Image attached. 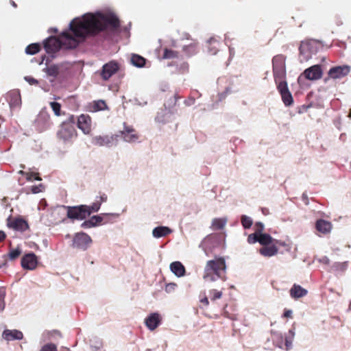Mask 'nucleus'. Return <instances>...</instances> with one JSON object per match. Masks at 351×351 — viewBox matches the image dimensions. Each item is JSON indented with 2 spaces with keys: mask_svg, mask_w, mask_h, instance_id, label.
Segmentation results:
<instances>
[{
  "mask_svg": "<svg viewBox=\"0 0 351 351\" xmlns=\"http://www.w3.org/2000/svg\"><path fill=\"white\" fill-rule=\"evenodd\" d=\"M108 26L117 29L120 26L119 19L114 15L99 12L85 14L71 22L70 29L73 35L63 32L60 38L50 36L45 40L44 48L47 53H56L63 46L69 49L75 48L80 40L99 34Z\"/></svg>",
  "mask_w": 351,
  "mask_h": 351,
  "instance_id": "obj_1",
  "label": "nucleus"
},
{
  "mask_svg": "<svg viewBox=\"0 0 351 351\" xmlns=\"http://www.w3.org/2000/svg\"><path fill=\"white\" fill-rule=\"evenodd\" d=\"M226 261L223 257H217L206 262L203 278L208 282H213L217 279L225 280L226 278Z\"/></svg>",
  "mask_w": 351,
  "mask_h": 351,
  "instance_id": "obj_2",
  "label": "nucleus"
},
{
  "mask_svg": "<svg viewBox=\"0 0 351 351\" xmlns=\"http://www.w3.org/2000/svg\"><path fill=\"white\" fill-rule=\"evenodd\" d=\"M272 71L276 84L287 82L285 56L278 54L273 57Z\"/></svg>",
  "mask_w": 351,
  "mask_h": 351,
  "instance_id": "obj_3",
  "label": "nucleus"
},
{
  "mask_svg": "<svg viewBox=\"0 0 351 351\" xmlns=\"http://www.w3.org/2000/svg\"><path fill=\"white\" fill-rule=\"evenodd\" d=\"M320 43L316 40L311 39L302 41L299 47L300 56L302 58V60H308L312 54L317 53Z\"/></svg>",
  "mask_w": 351,
  "mask_h": 351,
  "instance_id": "obj_4",
  "label": "nucleus"
},
{
  "mask_svg": "<svg viewBox=\"0 0 351 351\" xmlns=\"http://www.w3.org/2000/svg\"><path fill=\"white\" fill-rule=\"evenodd\" d=\"M77 136V133L75 126L68 123H62L57 132L58 138L64 143L71 142L73 138H76Z\"/></svg>",
  "mask_w": 351,
  "mask_h": 351,
  "instance_id": "obj_5",
  "label": "nucleus"
},
{
  "mask_svg": "<svg viewBox=\"0 0 351 351\" xmlns=\"http://www.w3.org/2000/svg\"><path fill=\"white\" fill-rule=\"evenodd\" d=\"M66 215L71 219L83 220L90 215L87 205H80L76 206H67Z\"/></svg>",
  "mask_w": 351,
  "mask_h": 351,
  "instance_id": "obj_6",
  "label": "nucleus"
},
{
  "mask_svg": "<svg viewBox=\"0 0 351 351\" xmlns=\"http://www.w3.org/2000/svg\"><path fill=\"white\" fill-rule=\"evenodd\" d=\"M121 69V64L116 60H111L102 66L100 76L104 81H108L117 74Z\"/></svg>",
  "mask_w": 351,
  "mask_h": 351,
  "instance_id": "obj_7",
  "label": "nucleus"
},
{
  "mask_svg": "<svg viewBox=\"0 0 351 351\" xmlns=\"http://www.w3.org/2000/svg\"><path fill=\"white\" fill-rule=\"evenodd\" d=\"M91 243L90 237L85 232L76 233L73 237V245L74 247L86 250Z\"/></svg>",
  "mask_w": 351,
  "mask_h": 351,
  "instance_id": "obj_8",
  "label": "nucleus"
},
{
  "mask_svg": "<svg viewBox=\"0 0 351 351\" xmlns=\"http://www.w3.org/2000/svg\"><path fill=\"white\" fill-rule=\"evenodd\" d=\"M120 136L123 141L128 143L136 141L139 135L136 130L131 125H128L126 123H123V130L119 131Z\"/></svg>",
  "mask_w": 351,
  "mask_h": 351,
  "instance_id": "obj_9",
  "label": "nucleus"
},
{
  "mask_svg": "<svg viewBox=\"0 0 351 351\" xmlns=\"http://www.w3.org/2000/svg\"><path fill=\"white\" fill-rule=\"evenodd\" d=\"M277 89L280 93L282 100L286 106H290L293 103V99L289 90L287 82H282L276 84Z\"/></svg>",
  "mask_w": 351,
  "mask_h": 351,
  "instance_id": "obj_10",
  "label": "nucleus"
},
{
  "mask_svg": "<svg viewBox=\"0 0 351 351\" xmlns=\"http://www.w3.org/2000/svg\"><path fill=\"white\" fill-rule=\"evenodd\" d=\"M21 264L25 269L34 270L38 265V258L32 252L26 254L22 257Z\"/></svg>",
  "mask_w": 351,
  "mask_h": 351,
  "instance_id": "obj_11",
  "label": "nucleus"
},
{
  "mask_svg": "<svg viewBox=\"0 0 351 351\" xmlns=\"http://www.w3.org/2000/svg\"><path fill=\"white\" fill-rule=\"evenodd\" d=\"M350 67L347 65L337 66L332 67L328 73L330 78L336 80L342 78L349 74Z\"/></svg>",
  "mask_w": 351,
  "mask_h": 351,
  "instance_id": "obj_12",
  "label": "nucleus"
},
{
  "mask_svg": "<svg viewBox=\"0 0 351 351\" xmlns=\"http://www.w3.org/2000/svg\"><path fill=\"white\" fill-rule=\"evenodd\" d=\"M302 74L307 80H317L322 78L323 71L319 64H315L305 69Z\"/></svg>",
  "mask_w": 351,
  "mask_h": 351,
  "instance_id": "obj_13",
  "label": "nucleus"
},
{
  "mask_svg": "<svg viewBox=\"0 0 351 351\" xmlns=\"http://www.w3.org/2000/svg\"><path fill=\"white\" fill-rule=\"evenodd\" d=\"M7 225L10 228L20 232H24L29 228L27 222L21 218L12 219L9 217L7 220Z\"/></svg>",
  "mask_w": 351,
  "mask_h": 351,
  "instance_id": "obj_14",
  "label": "nucleus"
},
{
  "mask_svg": "<svg viewBox=\"0 0 351 351\" xmlns=\"http://www.w3.org/2000/svg\"><path fill=\"white\" fill-rule=\"evenodd\" d=\"M162 322V315L158 313H152L145 319V324L151 330H154Z\"/></svg>",
  "mask_w": 351,
  "mask_h": 351,
  "instance_id": "obj_15",
  "label": "nucleus"
},
{
  "mask_svg": "<svg viewBox=\"0 0 351 351\" xmlns=\"http://www.w3.org/2000/svg\"><path fill=\"white\" fill-rule=\"evenodd\" d=\"M92 120L88 114H81L77 119V127L84 134H89L91 132Z\"/></svg>",
  "mask_w": 351,
  "mask_h": 351,
  "instance_id": "obj_16",
  "label": "nucleus"
},
{
  "mask_svg": "<svg viewBox=\"0 0 351 351\" xmlns=\"http://www.w3.org/2000/svg\"><path fill=\"white\" fill-rule=\"evenodd\" d=\"M118 136V134L112 136H95L92 138L91 143L96 146H108L114 140H117Z\"/></svg>",
  "mask_w": 351,
  "mask_h": 351,
  "instance_id": "obj_17",
  "label": "nucleus"
},
{
  "mask_svg": "<svg viewBox=\"0 0 351 351\" xmlns=\"http://www.w3.org/2000/svg\"><path fill=\"white\" fill-rule=\"evenodd\" d=\"M6 99L11 108L18 107L21 104V95L18 90H12L8 92Z\"/></svg>",
  "mask_w": 351,
  "mask_h": 351,
  "instance_id": "obj_18",
  "label": "nucleus"
},
{
  "mask_svg": "<svg viewBox=\"0 0 351 351\" xmlns=\"http://www.w3.org/2000/svg\"><path fill=\"white\" fill-rule=\"evenodd\" d=\"M3 338L8 341L21 340L23 337L21 331L18 330H5L2 334Z\"/></svg>",
  "mask_w": 351,
  "mask_h": 351,
  "instance_id": "obj_19",
  "label": "nucleus"
},
{
  "mask_svg": "<svg viewBox=\"0 0 351 351\" xmlns=\"http://www.w3.org/2000/svg\"><path fill=\"white\" fill-rule=\"evenodd\" d=\"M315 228L322 234H328L332 229V223L324 219H318L315 223Z\"/></svg>",
  "mask_w": 351,
  "mask_h": 351,
  "instance_id": "obj_20",
  "label": "nucleus"
},
{
  "mask_svg": "<svg viewBox=\"0 0 351 351\" xmlns=\"http://www.w3.org/2000/svg\"><path fill=\"white\" fill-rule=\"evenodd\" d=\"M278 252V248L273 243L269 245H265L259 250V253L265 257H271L276 255Z\"/></svg>",
  "mask_w": 351,
  "mask_h": 351,
  "instance_id": "obj_21",
  "label": "nucleus"
},
{
  "mask_svg": "<svg viewBox=\"0 0 351 351\" xmlns=\"http://www.w3.org/2000/svg\"><path fill=\"white\" fill-rule=\"evenodd\" d=\"M170 269L178 277H182L185 275V267L179 261H175L171 263L170 265Z\"/></svg>",
  "mask_w": 351,
  "mask_h": 351,
  "instance_id": "obj_22",
  "label": "nucleus"
},
{
  "mask_svg": "<svg viewBox=\"0 0 351 351\" xmlns=\"http://www.w3.org/2000/svg\"><path fill=\"white\" fill-rule=\"evenodd\" d=\"M172 230L167 226H158L154 228L152 234L155 238H160L171 234Z\"/></svg>",
  "mask_w": 351,
  "mask_h": 351,
  "instance_id": "obj_23",
  "label": "nucleus"
},
{
  "mask_svg": "<svg viewBox=\"0 0 351 351\" xmlns=\"http://www.w3.org/2000/svg\"><path fill=\"white\" fill-rule=\"evenodd\" d=\"M307 294V291L301 286L294 285L290 289V295L293 298H299Z\"/></svg>",
  "mask_w": 351,
  "mask_h": 351,
  "instance_id": "obj_24",
  "label": "nucleus"
},
{
  "mask_svg": "<svg viewBox=\"0 0 351 351\" xmlns=\"http://www.w3.org/2000/svg\"><path fill=\"white\" fill-rule=\"evenodd\" d=\"M227 223L226 218H215L212 221L211 228L214 230H219L223 229Z\"/></svg>",
  "mask_w": 351,
  "mask_h": 351,
  "instance_id": "obj_25",
  "label": "nucleus"
},
{
  "mask_svg": "<svg viewBox=\"0 0 351 351\" xmlns=\"http://www.w3.org/2000/svg\"><path fill=\"white\" fill-rule=\"evenodd\" d=\"M182 49L187 56H192L197 53V43H193L188 45H184Z\"/></svg>",
  "mask_w": 351,
  "mask_h": 351,
  "instance_id": "obj_26",
  "label": "nucleus"
},
{
  "mask_svg": "<svg viewBox=\"0 0 351 351\" xmlns=\"http://www.w3.org/2000/svg\"><path fill=\"white\" fill-rule=\"evenodd\" d=\"M295 335V327L289 330L288 335L285 337L286 350H289L292 348V343Z\"/></svg>",
  "mask_w": 351,
  "mask_h": 351,
  "instance_id": "obj_27",
  "label": "nucleus"
},
{
  "mask_svg": "<svg viewBox=\"0 0 351 351\" xmlns=\"http://www.w3.org/2000/svg\"><path fill=\"white\" fill-rule=\"evenodd\" d=\"M132 64L137 67H143L145 66L146 60L141 56L133 54L131 57Z\"/></svg>",
  "mask_w": 351,
  "mask_h": 351,
  "instance_id": "obj_28",
  "label": "nucleus"
},
{
  "mask_svg": "<svg viewBox=\"0 0 351 351\" xmlns=\"http://www.w3.org/2000/svg\"><path fill=\"white\" fill-rule=\"evenodd\" d=\"M60 68L58 65L52 64L47 66L43 69V71L47 73V75L56 77L59 74Z\"/></svg>",
  "mask_w": 351,
  "mask_h": 351,
  "instance_id": "obj_29",
  "label": "nucleus"
},
{
  "mask_svg": "<svg viewBox=\"0 0 351 351\" xmlns=\"http://www.w3.org/2000/svg\"><path fill=\"white\" fill-rule=\"evenodd\" d=\"M258 243L263 245H268L274 243V239L268 234H260Z\"/></svg>",
  "mask_w": 351,
  "mask_h": 351,
  "instance_id": "obj_30",
  "label": "nucleus"
},
{
  "mask_svg": "<svg viewBox=\"0 0 351 351\" xmlns=\"http://www.w3.org/2000/svg\"><path fill=\"white\" fill-rule=\"evenodd\" d=\"M90 108L92 111L97 112L106 109L107 108V105L104 100H97L94 101L90 104Z\"/></svg>",
  "mask_w": 351,
  "mask_h": 351,
  "instance_id": "obj_31",
  "label": "nucleus"
},
{
  "mask_svg": "<svg viewBox=\"0 0 351 351\" xmlns=\"http://www.w3.org/2000/svg\"><path fill=\"white\" fill-rule=\"evenodd\" d=\"M22 253L21 247L10 248L7 256L9 260L14 261L18 258Z\"/></svg>",
  "mask_w": 351,
  "mask_h": 351,
  "instance_id": "obj_32",
  "label": "nucleus"
},
{
  "mask_svg": "<svg viewBox=\"0 0 351 351\" xmlns=\"http://www.w3.org/2000/svg\"><path fill=\"white\" fill-rule=\"evenodd\" d=\"M40 50V45L38 43H32L29 45L26 49L25 52L27 54L34 55Z\"/></svg>",
  "mask_w": 351,
  "mask_h": 351,
  "instance_id": "obj_33",
  "label": "nucleus"
},
{
  "mask_svg": "<svg viewBox=\"0 0 351 351\" xmlns=\"http://www.w3.org/2000/svg\"><path fill=\"white\" fill-rule=\"evenodd\" d=\"M178 57V52L172 49L165 48L164 49L162 58L164 59H173Z\"/></svg>",
  "mask_w": 351,
  "mask_h": 351,
  "instance_id": "obj_34",
  "label": "nucleus"
},
{
  "mask_svg": "<svg viewBox=\"0 0 351 351\" xmlns=\"http://www.w3.org/2000/svg\"><path fill=\"white\" fill-rule=\"evenodd\" d=\"M241 224L243 226V227L245 228V229H248L250 228L252 223H253V221L252 219H251V217L247 216V215H242L241 217Z\"/></svg>",
  "mask_w": 351,
  "mask_h": 351,
  "instance_id": "obj_35",
  "label": "nucleus"
},
{
  "mask_svg": "<svg viewBox=\"0 0 351 351\" xmlns=\"http://www.w3.org/2000/svg\"><path fill=\"white\" fill-rule=\"evenodd\" d=\"M49 104H50V106L52 108L53 111L54 112V114L56 116H60L61 115V105H60V104L56 102V101H52V102H50Z\"/></svg>",
  "mask_w": 351,
  "mask_h": 351,
  "instance_id": "obj_36",
  "label": "nucleus"
},
{
  "mask_svg": "<svg viewBox=\"0 0 351 351\" xmlns=\"http://www.w3.org/2000/svg\"><path fill=\"white\" fill-rule=\"evenodd\" d=\"M222 292L216 289H212L209 291V298L211 300L215 301L221 298Z\"/></svg>",
  "mask_w": 351,
  "mask_h": 351,
  "instance_id": "obj_37",
  "label": "nucleus"
},
{
  "mask_svg": "<svg viewBox=\"0 0 351 351\" xmlns=\"http://www.w3.org/2000/svg\"><path fill=\"white\" fill-rule=\"evenodd\" d=\"M100 206H101V202H99L98 200H97L95 202L93 203V204L91 206H88V210L90 212V215L92 213L97 212L99 210Z\"/></svg>",
  "mask_w": 351,
  "mask_h": 351,
  "instance_id": "obj_38",
  "label": "nucleus"
},
{
  "mask_svg": "<svg viewBox=\"0 0 351 351\" xmlns=\"http://www.w3.org/2000/svg\"><path fill=\"white\" fill-rule=\"evenodd\" d=\"M40 351H58V350L55 344L47 343L41 348Z\"/></svg>",
  "mask_w": 351,
  "mask_h": 351,
  "instance_id": "obj_39",
  "label": "nucleus"
},
{
  "mask_svg": "<svg viewBox=\"0 0 351 351\" xmlns=\"http://www.w3.org/2000/svg\"><path fill=\"white\" fill-rule=\"evenodd\" d=\"M26 179L28 181H32L33 180H41L38 174L34 172H27V173H26Z\"/></svg>",
  "mask_w": 351,
  "mask_h": 351,
  "instance_id": "obj_40",
  "label": "nucleus"
},
{
  "mask_svg": "<svg viewBox=\"0 0 351 351\" xmlns=\"http://www.w3.org/2000/svg\"><path fill=\"white\" fill-rule=\"evenodd\" d=\"M259 239V234H256V232L254 234H250L247 237V242L250 244H253L256 242H258Z\"/></svg>",
  "mask_w": 351,
  "mask_h": 351,
  "instance_id": "obj_41",
  "label": "nucleus"
},
{
  "mask_svg": "<svg viewBox=\"0 0 351 351\" xmlns=\"http://www.w3.org/2000/svg\"><path fill=\"white\" fill-rule=\"evenodd\" d=\"M203 311L202 313L205 316L209 317L210 318H216L217 315L212 312L213 308H202Z\"/></svg>",
  "mask_w": 351,
  "mask_h": 351,
  "instance_id": "obj_42",
  "label": "nucleus"
},
{
  "mask_svg": "<svg viewBox=\"0 0 351 351\" xmlns=\"http://www.w3.org/2000/svg\"><path fill=\"white\" fill-rule=\"evenodd\" d=\"M93 227L100 224L103 221V217L100 215H94L90 218Z\"/></svg>",
  "mask_w": 351,
  "mask_h": 351,
  "instance_id": "obj_43",
  "label": "nucleus"
},
{
  "mask_svg": "<svg viewBox=\"0 0 351 351\" xmlns=\"http://www.w3.org/2000/svg\"><path fill=\"white\" fill-rule=\"evenodd\" d=\"M255 232L258 234H262L264 230V226L261 222H256L254 226Z\"/></svg>",
  "mask_w": 351,
  "mask_h": 351,
  "instance_id": "obj_44",
  "label": "nucleus"
},
{
  "mask_svg": "<svg viewBox=\"0 0 351 351\" xmlns=\"http://www.w3.org/2000/svg\"><path fill=\"white\" fill-rule=\"evenodd\" d=\"M177 287L176 283H169L165 286V291L167 293H172L175 291Z\"/></svg>",
  "mask_w": 351,
  "mask_h": 351,
  "instance_id": "obj_45",
  "label": "nucleus"
},
{
  "mask_svg": "<svg viewBox=\"0 0 351 351\" xmlns=\"http://www.w3.org/2000/svg\"><path fill=\"white\" fill-rule=\"evenodd\" d=\"M5 296V291L3 288H0V307L5 306L4 298Z\"/></svg>",
  "mask_w": 351,
  "mask_h": 351,
  "instance_id": "obj_46",
  "label": "nucleus"
},
{
  "mask_svg": "<svg viewBox=\"0 0 351 351\" xmlns=\"http://www.w3.org/2000/svg\"><path fill=\"white\" fill-rule=\"evenodd\" d=\"M81 227L83 228H90L93 227V223H92V221L90 219L89 220H86V221H84L81 224Z\"/></svg>",
  "mask_w": 351,
  "mask_h": 351,
  "instance_id": "obj_47",
  "label": "nucleus"
},
{
  "mask_svg": "<svg viewBox=\"0 0 351 351\" xmlns=\"http://www.w3.org/2000/svg\"><path fill=\"white\" fill-rule=\"evenodd\" d=\"M75 117L73 115H71L66 121L62 122V123H68L69 125V124H71L72 126H75Z\"/></svg>",
  "mask_w": 351,
  "mask_h": 351,
  "instance_id": "obj_48",
  "label": "nucleus"
},
{
  "mask_svg": "<svg viewBox=\"0 0 351 351\" xmlns=\"http://www.w3.org/2000/svg\"><path fill=\"white\" fill-rule=\"evenodd\" d=\"M25 80L27 82H28L29 83V84L31 85H34V84H38V82L37 80L32 77H29V76H27L25 77Z\"/></svg>",
  "mask_w": 351,
  "mask_h": 351,
  "instance_id": "obj_49",
  "label": "nucleus"
},
{
  "mask_svg": "<svg viewBox=\"0 0 351 351\" xmlns=\"http://www.w3.org/2000/svg\"><path fill=\"white\" fill-rule=\"evenodd\" d=\"M200 302L202 303V304L204 305V306H207L208 305L209 302H208V298L207 296H206L205 295H204L203 296H201L200 295Z\"/></svg>",
  "mask_w": 351,
  "mask_h": 351,
  "instance_id": "obj_50",
  "label": "nucleus"
},
{
  "mask_svg": "<svg viewBox=\"0 0 351 351\" xmlns=\"http://www.w3.org/2000/svg\"><path fill=\"white\" fill-rule=\"evenodd\" d=\"M292 314H293L292 310L289 309V310L286 311L283 313L282 317H286V318H291V317H292Z\"/></svg>",
  "mask_w": 351,
  "mask_h": 351,
  "instance_id": "obj_51",
  "label": "nucleus"
},
{
  "mask_svg": "<svg viewBox=\"0 0 351 351\" xmlns=\"http://www.w3.org/2000/svg\"><path fill=\"white\" fill-rule=\"evenodd\" d=\"M107 199H108V197L106 194L103 193L102 195H101L99 196V200H98L99 202H101V204L102 202H105L107 201Z\"/></svg>",
  "mask_w": 351,
  "mask_h": 351,
  "instance_id": "obj_52",
  "label": "nucleus"
},
{
  "mask_svg": "<svg viewBox=\"0 0 351 351\" xmlns=\"http://www.w3.org/2000/svg\"><path fill=\"white\" fill-rule=\"evenodd\" d=\"M273 244L276 245L277 247L278 245L285 246L286 245L285 242H282L276 239H274Z\"/></svg>",
  "mask_w": 351,
  "mask_h": 351,
  "instance_id": "obj_53",
  "label": "nucleus"
},
{
  "mask_svg": "<svg viewBox=\"0 0 351 351\" xmlns=\"http://www.w3.org/2000/svg\"><path fill=\"white\" fill-rule=\"evenodd\" d=\"M6 238V234L5 233L2 231V230H0V243L3 241Z\"/></svg>",
  "mask_w": 351,
  "mask_h": 351,
  "instance_id": "obj_54",
  "label": "nucleus"
},
{
  "mask_svg": "<svg viewBox=\"0 0 351 351\" xmlns=\"http://www.w3.org/2000/svg\"><path fill=\"white\" fill-rule=\"evenodd\" d=\"M40 191V190L39 189V187L37 186H34L32 187V192L33 193H38Z\"/></svg>",
  "mask_w": 351,
  "mask_h": 351,
  "instance_id": "obj_55",
  "label": "nucleus"
},
{
  "mask_svg": "<svg viewBox=\"0 0 351 351\" xmlns=\"http://www.w3.org/2000/svg\"><path fill=\"white\" fill-rule=\"evenodd\" d=\"M19 173L26 176V173H27V172H25V171H23V170H20V171H19Z\"/></svg>",
  "mask_w": 351,
  "mask_h": 351,
  "instance_id": "obj_56",
  "label": "nucleus"
},
{
  "mask_svg": "<svg viewBox=\"0 0 351 351\" xmlns=\"http://www.w3.org/2000/svg\"><path fill=\"white\" fill-rule=\"evenodd\" d=\"M100 347H101V343H99V345L97 346H95V350H97L99 349Z\"/></svg>",
  "mask_w": 351,
  "mask_h": 351,
  "instance_id": "obj_57",
  "label": "nucleus"
},
{
  "mask_svg": "<svg viewBox=\"0 0 351 351\" xmlns=\"http://www.w3.org/2000/svg\"><path fill=\"white\" fill-rule=\"evenodd\" d=\"M210 53H211V54H215V53H216V50L212 51V50L210 49Z\"/></svg>",
  "mask_w": 351,
  "mask_h": 351,
  "instance_id": "obj_58",
  "label": "nucleus"
},
{
  "mask_svg": "<svg viewBox=\"0 0 351 351\" xmlns=\"http://www.w3.org/2000/svg\"><path fill=\"white\" fill-rule=\"evenodd\" d=\"M348 117H349L350 118H351V109H350V112H349V115H348Z\"/></svg>",
  "mask_w": 351,
  "mask_h": 351,
  "instance_id": "obj_59",
  "label": "nucleus"
},
{
  "mask_svg": "<svg viewBox=\"0 0 351 351\" xmlns=\"http://www.w3.org/2000/svg\"><path fill=\"white\" fill-rule=\"evenodd\" d=\"M12 4H13V5H14V7H16V3H15L14 2H13V3H12Z\"/></svg>",
  "mask_w": 351,
  "mask_h": 351,
  "instance_id": "obj_60",
  "label": "nucleus"
}]
</instances>
